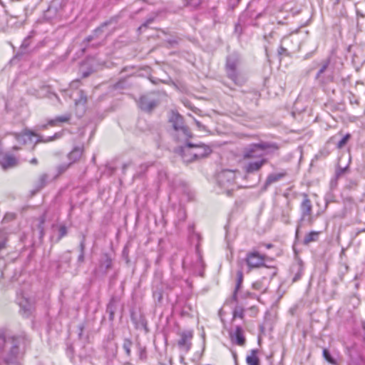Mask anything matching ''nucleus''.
<instances>
[{
    "label": "nucleus",
    "instance_id": "obj_19",
    "mask_svg": "<svg viewBox=\"0 0 365 365\" xmlns=\"http://www.w3.org/2000/svg\"><path fill=\"white\" fill-rule=\"evenodd\" d=\"M192 150V143H187L184 146H182L180 149L181 155L184 161L185 162H192L195 160V158L191 155L190 150Z\"/></svg>",
    "mask_w": 365,
    "mask_h": 365
},
{
    "label": "nucleus",
    "instance_id": "obj_1",
    "mask_svg": "<svg viewBox=\"0 0 365 365\" xmlns=\"http://www.w3.org/2000/svg\"><path fill=\"white\" fill-rule=\"evenodd\" d=\"M27 339L24 335H0V349L5 363L7 365H18V360Z\"/></svg>",
    "mask_w": 365,
    "mask_h": 365
},
{
    "label": "nucleus",
    "instance_id": "obj_10",
    "mask_svg": "<svg viewBox=\"0 0 365 365\" xmlns=\"http://www.w3.org/2000/svg\"><path fill=\"white\" fill-rule=\"evenodd\" d=\"M267 163V159L257 160L248 162L245 164L242 169L245 173V178H247L250 175L255 174L261 170V168Z\"/></svg>",
    "mask_w": 365,
    "mask_h": 365
},
{
    "label": "nucleus",
    "instance_id": "obj_38",
    "mask_svg": "<svg viewBox=\"0 0 365 365\" xmlns=\"http://www.w3.org/2000/svg\"><path fill=\"white\" fill-rule=\"evenodd\" d=\"M102 31V29L100 27V28H98L95 30L94 31V34L93 35H91L89 36H88L86 39H85V41H86L87 43L91 41L92 40L94 39L95 36H97L98 35V34H100L101 32Z\"/></svg>",
    "mask_w": 365,
    "mask_h": 365
},
{
    "label": "nucleus",
    "instance_id": "obj_9",
    "mask_svg": "<svg viewBox=\"0 0 365 365\" xmlns=\"http://www.w3.org/2000/svg\"><path fill=\"white\" fill-rule=\"evenodd\" d=\"M271 269H272L271 272L265 274V275H264L261 279L257 280L256 282H255L252 284V287L254 289L261 292H266L270 280L277 274L275 268L272 267Z\"/></svg>",
    "mask_w": 365,
    "mask_h": 365
},
{
    "label": "nucleus",
    "instance_id": "obj_33",
    "mask_svg": "<svg viewBox=\"0 0 365 365\" xmlns=\"http://www.w3.org/2000/svg\"><path fill=\"white\" fill-rule=\"evenodd\" d=\"M324 358L331 364L336 365V361L331 356V354L327 349L323 350Z\"/></svg>",
    "mask_w": 365,
    "mask_h": 365
},
{
    "label": "nucleus",
    "instance_id": "obj_8",
    "mask_svg": "<svg viewBox=\"0 0 365 365\" xmlns=\"http://www.w3.org/2000/svg\"><path fill=\"white\" fill-rule=\"evenodd\" d=\"M267 256L261 255L258 252H250L246 256V262L250 269L258 268L264 266Z\"/></svg>",
    "mask_w": 365,
    "mask_h": 365
},
{
    "label": "nucleus",
    "instance_id": "obj_29",
    "mask_svg": "<svg viewBox=\"0 0 365 365\" xmlns=\"http://www.w3.org/2000/svg\"><path fill=\"white\" fill-rule=\"evenodd\" d=\"M62 135H63V133L62 132H58V133H56L53 136L48 137L46 139H43V138L41 136H40L36 140V143H40V142L48 143V142H51L52 140H54L56 139H58V138H61Z\"/></svg>",
    "mask_w": 365,
    "mask_h": 365
},
{
    "label": "nucleus",
    "instance_id": "obj_46",
    "mask_svg": "<svg viewBox=\"0 0 365 365\" xmlns=\"http://www.w3.org/2000/svg\"><path fill=\"white\" fill-rule=\"evenodd\" d=\"M287 51V49L284 48L283 46H280L278 50L279 54L282 55L284 52Z\"/></svg>",
    "mask_w": 365,
    "mask_h": 365
},
{
    "label": "nucleus",
    "instance_id": "obj_14",
    "mask_svg": "<svg viewBox=\"0 0 365 365\" xmlns=\"http://www.w3.org/2000/svg\"><path fill=\"white\" fill-rule=\"evenodd\" d=\"M14 138L16 140L21 143L25 144L28 141H31L33 137H36L37 139L39 135L34 133L33 131H31L29 130H25L22 133H13Z\"/></svg>",
    "mask_w": 365,
    "mask_h": 365
},
{
    "label": "nucleus",
    "instance_id": "obj_13",
    "mask_svg": "<svg viewBox=\"0 0 365 365\" xmlns=\"http://www.w3.org/2000/svg\"><path fill=\"white\" fill-rule=\"evenodd\" d=\"M113 259L108 254L105 253L101 256L99 260L98 270L101 273L106 274L112 268Z\"/></svg>",
    "mask_w": 365,
    "mask_h": 365
},
{
    "label": "nucleus",
    "instance_id": "obj_20",
    "mask_svg": "<svg viewBox=\"0 0 365 365\" xmlns=\"http://www.w3.org/2000/svg\"><path fill=\"white\" fill-rule=\"evenodd\" d=\"M72 117L71 113H68L62 115L56 116V118L51 119L48 121V125L51 126H56L60 123H68Z\"/></svg>",
    "mask_w": 365,
    "mask_h": 365
},
{
    "label": "nucleus",
    "instance_id": "obj_18",
    "mask_svg": "<svg viewBox=\"0 0 365 365\" xmlns=\"http://www.w3.org/2000/svg\"><path fill=\"white\" fill-rule=\"evenodd\" d=\"M287 175V172L283 170L279 173H274L269 174L264 182V187L267 188L270 185L281 180Z\"/></svg>",
    "mask_w": 365,
    "mask_h": 365
},
{
    "label": "nucleus",
    "instance_id": "obj_57",
    "mask_svg": "<svg viewBox=\"0 0 365 365\" xmlns=\"http://www.w3.org/2000/svg\"><path fill=\"white\" fill-rule=\"evenodd\" d=\"M239 25H236L235 30L237 31Z\"/></svg>",
    "mask_w": 365,
    "mask_h": 365
},
{
    "label": "nucleus",
    "instance_id": "obj_56",
    "mask_svg": "<svg viewBox=\"0 0 365 365\" xmlns=\"http://www.w3.org/2000/svg\"><path fill=\"white\" fill-rule=\"evenodd\" d=\"M42 128H43V129H46V125H43L42 126Z\"/></svg>",
    "mask_w": 365,
    "mask_h": 365
},
{
    "label": "nucleus",
    "instance_id": "obj_48",
    "mask_svg": "<svg viewBox=\"0 0 365 365\" xmlns=\"http://www.w3.org/2000/svg\"><path fill=\"white\" fill-rule=\"evenodd\" d=\"M140 168L142 169V172L145 171L148 169V165H141Z\"/></svg>",
    "mask_w": 365,
    "mask_h": 365
},
{
    "label": "nucleus",
    "instance_id": "obj_7",
    "mask_svg": "<svg viewBox=\"0 0 365 365\" xmlns=\"http://www.w3.org/2000/svg\"><path fill=\"white\" fill-rule=\"evenodd\" d=\"M17 303L20 313L24 317H29L34 309V302L26 294L17 293Z\"/></svg>",
    "mask_w": 365,
    "mask_h": 365
},
{
    "label": "nucleus",
    "instance_id": "obj_26",
    "mask_svg": "<svg viewBox=\"0 0 365 365\" xmlns=\"http://www.w3.org/2000/svg\"><path fill=\"white\" fill-rule=\"evenodd\" d=\"M137 346L139 359L140 361H145L148 358L146 347L142 346L140 343L137 344Z\"/></svg>",
    "mask_w": 365,
    "mask_h": 365
},
{
    "label": "nucleus",
    "instance_id": "obj_23",
    "mask_svg": "<svg viewBox=\"0 0 365 365\" xmlns=\"http://www.w3.org/2000/svg\"><path fill=\"white\" fill-rule=\"evenodd\" d=\"M257 349L251 350L250 354L246 357L247 365H259V359L257 356Z\"/></svg>",
    "mask_w": 365,
    "mask_h": 365
},
{
    "label": "nucleus",
    "instance_id": "obj_50",
    "mask_svg": "<svg viewBox=\"0 0 365 365\" xmlns=\"http://www.w3.org/2000/svg\"><path fill=\"white\" fill-rule=\"evenodd\" d=\"M30 163H31V164L36 165V164L38 163V160H37V159H36V158H33V159H31V160L30 161Z\"/></svg>",
    "mask_w": 365,
    "mask_h": 365
},
{
    "label": "nucleus",
    "instance_id": "obj_52",
    "mask_svg": "<svg viewBox=\"0 0 365 365\" xmlns=\"http://www.w3.org/2000/svg\"><path fill=\"white\" fill-rule=\"evenodd\" d=\"M264 246L267 248V249H269L271 247H272V244H265Z\"/></svg>",
    "mask_w": 365,
    "mask_h": 365
},
{
    "label": "nucleus",
    "instance_id": "obj_40",
    "mask_svg": "<svg viewBox=\"0 0 365 365\" xmlns=\"http://www.w3.org/2000/svg\"><path fill=\"white\" fill-rule=\"evenodd\" d=\"M155 16L149 17L146 19V21L139 27V29L141 30L143 28H146L149 24L153 22Z\"/></svg>",
    "mask_w": 365,
    "mask_h": 365
},
{
    "label": "nucleus",
    "instance_id": "obj_42",
    "mask_svg": "<svg viewBox=\"0 0 365 365\" xmlns=\"http://www.w3.org/2000/svg\"><path fill=\"white\" fill-rule=\"evenodd\" d=\"M348 170V167L345 168H339L336 170V178H339L341 176L346 170Z\"/></svg>",
    "mask_w": 365,
    "mask_h": 365
},
{
    "label": "nucleus",
    "instance_id": "obj_49",
    "mask_svg": "<svg viewBox=\"0 0 365 365\" xmlns=\"http://www.w3.org/2000/svg\"><path fill=\"white\" fill-rule=\"evenodd\" d=\"M130 165V163H125L123 165V173L125 171L126 168Z\"/></svg>",
    "mask_w": 365,
    "mask_h": 365
},
{
    "label": "nucleus",
    "instance_id": "obj_59",
    "mask_svg": "<svg viewBox=\"0 0 365 365\" xmlns=\"http://www.w3.org/2000/svg\"><path fill=\"white\" fill-rule=\"evenodd\" d=\"M161 365H165V364H161Z\"/></svg>",
    "mask_w": 365,
    "mask_h": 365
},
{
    "label": "nucleus",
    "instance_id": "obj_17",
    "mask_svg": "<svg viewBox=\"0 0 365 365\" xmlns=\"http://www.w3.org/2000/svg\"><path fill=\"white\" fill-rule=\"evenodd\" d=\"M83 152L84 147L83 145L74 147L67 155L68 159L70 161L69 163L73 165V163L78 162L81 158Z\"/></svg>",
    "mask_w": 365,
    "mask_h": 365
},
{
    "label": "nucleus",
    "instance_id": "obj_47",
    "mask_svg": "<svg viewBox=\"0 0 365 365\" xmlns=\"http://www.w3.org/2000/svg\"><path fill=\"white\" fill-rule=\"evenodd\" d=\"M65 259H66V262H68V263H69V262H70L71 257V256H70L69 252H68V253L66 255V256H65Z\"/></svg>",
    "mask_w": 365,
    "mask_h": 365
},
{
    "label": "nucleus",
    "instance_id": "obj_28",
    "mask_svg": "<svg viewBox=\"0 0 365 365\" xmlns=\"http://www.w3.org/2000/svg\"><path fill=\"white\" fill-rule=\"evenodd\" d=\"M46 220L45 215H41L38 219V224L37 225V230L38 232V237L42 238L44 235V227L43 225Z\"/></svg>",
    "mask_w": 365,
    "mask_h": 365
},
{
    "label": "nucleus",
    "instance_id": "obj_53",
    "mask_svg": "<svg viewBox=\"0 0 365 365\" xmlns=\"http://www.w3.org/2000/svg\"><path fill=\"white\" fill-rule=\"evenodd\" d=\"M348 352H349V355L350 356V357H352V356H351L352 349H348Z\"/></svg>",
    "mask_w": 365,
    "mask_h": 365
},
{
    "label": "nucleus",
    "instance_id": "obj_15",
    "mask_svg": "<svg viewBox=\"0 0 365 365\" xmlns=\"http://www.w3.org/2000/svg\"><path fill=\"white\" fill-rule=\"evenodd\" d=\"M304 264L301 260L297 261L296 262L292 264L291 267V272L292 274H294V277L292 279L293 282H297L301 279L302 276L304 274Z\"/></svg>",
    "mask_w": 365,
    "mask_h": 365
},
{
    "label": "nucleus",
    "instance_id": "obj_44",
    "mask_svg": "<svg viewBox=\"0 0 365 365\" xmlns=\"http://www.w3.org/2000/svg\"><path fill=\"white\" fill-rule=\"evenodd\" d=\"M83 261H84V252H81L78 257V262H83Z\"/></svg>",
    "mask_w": 365,
    "mask_h": 365
},
{
    "label": "nucleus",
    "instance_id": "obj_36",
    "mask_svg": "<svg viewBox=\"0 0 365 365\" xmlns=\"http://www.w3.org/2000/svg\"><path fill=\"white\" fill-rule=\"evenodd\" d=\"M243 315H244V309L240 307H235V309H234V312H233V317L234 318L239 317V318L242 319L243 317Z\"/></svg>",
    "mask_w": 365,
    "mask_h": 365
},
{
    "label": "nucleus",
    "instance_id": "obj_5",
    "mask_svg": "<svg viewBox=\"0 0 365 365\" xmlns=\"http://www.w3.org/2000/svg\"><path fill=\"white\" fill-rule=\"evenodd\" d=\"M301 217L298 223L296 235H298L299 230L304 224L311 225L313 223L312 213V205L311 200L308 198L307 195H304V197L300 205Z\"/></svg>",
    "mask_w": 365,
    "mask_h": 365
},
{
    "label": "nucleus",
    "instance_id": "obj_22",
    "mask_svg": "<svg viewBox=\"0 0 365 365\" xmlns=\"http://www.w3.org/2000/svg\"><path fill=\"white\" fill-rule=\"evenodd\" d=\"M234 335L236 344L239 346H244L245 338L243 334V330L240 326L236 327Z\"/></svg>",
    "mask_w": 365,
    "mask_h": 365
},
{
    "label": "nucleus",
    "instance_id": "obj_3",
    "mask_svg": "<svg viewBox=\"0 0 365 365\" xmlns=\"http://www.w3.org/2000/svg\"><path fill=\"white\" fill-rule=\"evenodd\" d=\"M278 148L276 143L267 142L253 143L244 148L242 156L244 159H255V160L267 159V154Z\"/></svg>",
    "mask_w": 365,
    "mask_h": 365
},
{
    "label": "nucleus",
    "instance_id": "obj_21",
    "mask_svg": "<svg viewBox=\"0 0 365 365\" xmlns=\"http://www.w3.org/2000/svg\"><path fill=\"white\" fill-rule=\"evenodd\" d=\"M0 164L4 169L12 168L17 164V160L11 155H6L0 161Z\"/></svg>",
    "mask_w": 365,
    "mask_h": 365
},
{
    "label": "nucleus",
    "instance_id": "obj_35",
    "mask_svg": "<svg viewBox=\"0 0 365 365\" xmlns=\"http://www.w3.org/2000/svg\"><path fill=\"white\" fill-rule=\"evenodd\" d=\"M67 235V228L65 225H60L58 228V237L57 242H58L62 237Z\"/></svg>",
    "mask_w": 365,
    "mask_h": 365
},
{
    "label": "nucleus",
    "instance_id": "obj_16",
    "mask_svg": "<svg viewBox=\"0 0 365 365\" xmlns=\"http://www.w3.org/2000/svg\"><path fill=\"white\" fill-rule=\"evenodd\" d=\"M157 104L158 103L155 100L151 99L147 96L140 97L139 101V106L140 108L145 111H151Z\"/></svg>",
    "mask_w": 365,
    "mask_h": 365
},
{
    "label": "nucleus",
    "instance_id": "obj_11",
    "mask_svg": "<svg viewBox=\"0 0 365 365\" xmlns=\"http://www.w3.org/2000/svg\"><path fill=\"white\" fill-rule=\"evenodd\" d=\"M180 338L178 341V346L179 349L184 353H187L192 346V339L193 337V333L192 331H185L182 332Z\"/></svg>",
    "mask_w": 365,
    "mask_h": 365
},
{
    "label": "nucleus",
    "instance_id": "obj_45",
    "mask_svg": "<svg viewBox=\"0 0 365 365\" xmlns=\"http://www.w3.org/2000/svg\"><path fill=\"white\" fill-rule=\"evenodd\" d=\"M84 249H85V242H84V240H83L80 243L81 252H84Z\"/></svg>",
    "mask_w": 365,
    "mask_h": 365
},
{
    "label": "nucleus",
    "instance_id": "obj_39",
    "mask_svg": "<svg viewBox=\"0 0 365 365\" xmlns=\"http://www.w3.org/2000/svg\"><path fill=\"white\" fill-rule=\"evenodd\" d=\"M290 208L288 207L287 212H283L282 215V220L284 223L288 224L289 223V211Z\"/></svg>",
    "mask_w": 365,
    "mask_h": 365
},
{
    "label": "nucleus",
    "instance_id": "obj_30",
    "mask_svg": "<svg viewBox=\"0 0 365 365\" xmlns=\"http://www.w3.org/2000/svg\"><path fill=\"white\" fill-rule=\"evenodd\" d=\"M153 296L155 300L158 302H161L163 299V290L161 288H158L157 286L153 287Z\"/></svg>",
    "mask_w": 365,
    "mask_h": 365
},
{
    "label": "nucleus",
    "instance_id": "obj_58",
    "mask_svg": "<svg viewBox=\"0 0 365 365\" xmlns=\"http://www.w3.org/2000/svg\"><path fill=\"white\" fill-rule=\"evenodd\" d=\"M168 288H169L170 289H173V287H168Z\"/></svg>",
    "mask_w": 365,
    "mask_h": 365
},
{
    "label": "nucleus",
    "instance_id": "obj_6",
    "mask_svg": "<svg viewBox=\"0 0 365 365\" xmlns=\"http://www.w3.org/2000/svg\"><path fill=\"white\" fill-rule=\"evenodd\" d=\"M170 122L172 123L174 130L177 132L179 138L187 140L191 137L189 128L184 125L183 118L179 113L172 112Z\"/></svg>",
    "mask_w": 365,
    "mask_h": 365
},
{
    "label": "nucleus",
    "instance_id": "obj_24",
    "mask_svg": "<svg viewBox=\"0 0 365 365\" xmlns=\"http://www.w3.org/2000/svg\"><path fill=\"white\" fill-rule=\"evenodd\" d=\"M319 234H320L319 232L312 231L309 233H308L307 235H306L304 238V241H303L304 245H307L312 242L317 241Z\"/></svg>",
    "mask_w": 365,
    "mask_h": 365
},
{
    "label": "nucleus",
    "instance_id": "obj_32",
    "mask_svg": "<svg viewBox=\"0 0 365 365\" xmlns=\"http://www.w3.org/2000/svg\"><path fill=\"white\" fill-rule=\"evenodd\" d=\"M329 63H330V59L329 58H327V59L324 60L322 62V66H321L320 69L319 70V71L317 73V78H321V76L327 69Z\"/></svg>",
    "mask_w": 365,
    "mask_h": 365
},
{
    "label": "nucleus",
    "instance_id": "obj_37",
    "mask_svg": "<svg viewBox=\"0 0 365 365\" xmlns=\"http://www.w3.org/2000/svg\"><path fill=\"white\" fill-rule=\"evenodd\" d=\"M350 135L346 134L344 135L337 143V148H342L347 143L349 139L350 138Z\"/></svg>",
    "mask_w": 365,
    "mask_h": 365
},
{
    "label": "nucleus",
    "instance_id": "obj_25",
    "mask_svg": "<svg viewBox=\"0 0 365 365\" xmlns=\"http://www.w3.org/2000/svg\"><path fill=\"white\" fill-rule=\"evenodd\" d=\"M242 281H243V273L241 270H239L237 272V282H236L235 289L234 291L233 296H232V298L235 301H237V293L242 285Z\"/></svg>",
    "mask_w": 365,
    "mask_h": 365
},
{
    "label": "nucleus",
    "instance_id": "obj_27",
    "mask_svg": "<svg viewBox=\"0 0 365 365\" xmlns=\"http://www.w3.org/2000/svg\"><path fill=\"white\" fill-rule=\"evenodd\" d=\"M48 175L47 174H42L39 176L36 182V188L37 190L42 189L47 183Z\"/></svg>",
    "mask_w": 365,
    "mask_h": 365
},
{
    "label": "nucleus",
    "instance_id": "obj_51",
    "mask_svg": "<svg viewBox=\"0 0 365 365\" xmlns=\"http://www.w3.org/2000/svg\"><path fill=\"white\" fill-rule=\"evenodd\" d=\"M5 247V242H0V250L4 249Z\"/></svg>",
    "mask_w": 365,
    "mask_h": 365
},
{
    "label": "nucleus",
    "instance_id": "obj_12",
    "mask_svg": "<svg viewBox=\"0 0 365 365\" xmlns=\"http://www.w3.org/2000/svg\"><path fill=\"white\" fill-rule=\"evenodd\" d=\"M191 155L195 160L201 159L207 157L212 152L211 148L202 143L195 144L192 143V150H190Z\"/></svg>",
    "mask_w": 365,
    "mask_h": 365
},
{
    "label": "nucleus",
    "instance_id": "obj_34",
    "mask_svg": "<svg viewBox=\"0 0 365 365\" xmlns=\"http://www.w3.org/2000/svg\"><path fill=\"white\" fill-rule=\"evenodd\" d=\"M71 163H63L57 167L58 174L61 175L64 172H66L71 166Z\"/></svg>",
    "mask_w": 365,
    "mask_h": 365
},
{
    "label": "nucleus",
    "instance_id": "obj_43",
    "mask_svg": "<svg viewBox=\"0 0 365 365\" xmlns=\"http://www.w3.org/2000/svg\"><path fill=\"white\" fill-rule=\"evenodd\" d=\"M107 312L109 313L110 319L113 320L114 317V310L111 303H110L107 307Z\"/></svg>",
    "mask_w": 365,
    "mask_h": 365
},
{
    "label": "nucleus",
    "instance_id": "obj_55",
    "mask_svg": "<svg viewBox=\"0 0 365 365\" xmlns=\"http://www.w3.org/2000/svg\"><path fill=\"white\" fill-rule=\"evenodd\" d=\"M13 149H14V150H18L19 148H18V147H16V146H14V147H13Z\"/></svg>",
    "mask_w": 365,
    "mask_h": 365
},
{
    "label": "nucleus",
    "instance_id": "obj_2",
    "mask_svg": "<svg viewBox=\"0 0 365 365\" xmlns=\"http://www.w3.org/2000/svg\"><path fill=\"white\" fill-rule=\"evenodd\" d=\"M241 58L237 53H231L227 57L225 64L227 76L239 86H242L247 81V77L239 68Z\"/></svg>",
    "mask_w": 365,
    "mask_h": 365
},
{
    "label": "nucleus",
    "instance_id": "obj_54",
    "mask_svg": "<svg viewBox=\"0 0 365 365\" xmlns=\"http://www.w3.org/2000/svg\"><path fill=\"white\" fill-rule=\"evenodd\" d=\"M196 124H197V125L198 127H200V126H201V124H200V123L199 121H197V120H196Z\"/></svg>",
    "mask_w": 365,
    "mask_h": 365
},
{
    "label": "nucleus",
    "instance_id": "obj_41",
    "mask_svg": "<svg viewBox=\"0 0 365 365\" xmlns=\"http://www.w3.org/2000/svg\"><path fill=\"white\" fill-rule=\"evenodd\" d=\"M30 42H31V36H27L26 38H24V40L23 41V42L21 43V47L22 48H28L29 46V45H30Z\"/></svg>",
    "mask_w": 365,
    "mask_h": 365
},
{
    "label": "nucleus",
    "instance_id": "obj_4",
    "mask_svg": "<svg viewBox=\"0 0 365 365\" xmlns=\"http://www.w3.org/2000/svg\"><path fill=\"white\" fill-rule=\"evenodd\" d=\"M236 171L232 170H224L220 172L216 178L217 192L231 195L232 192L237 187L235 182Z\"/></svg>",
    "mask_w": 365,
    "mask_h": 365
},
{
    "label": "nucleus",
    "instance_id": "obj_31",
    "mask_svg": "<svg viewBox=\"0 0 365 365\" xmlns=\"http://www.w3.org/2000/svg\"><path fill=\"white\" fill-rule=\"evenodd\" d=\"M133 343L130 339H125L123 344V349L125 351L126 356L130 357L131 356V346Z\"/></svg>",
    "mask_w": 365,
    "mask_h": 365
}]
</instances>
